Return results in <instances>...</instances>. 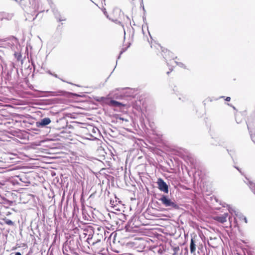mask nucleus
<instances>
[{"mask_svg":"<svg viewBox=\"0 0 255 255\" xmlns=\"http://www.w3.org/2000/svg\"><path fill=\"white\" fill-rule=\"evenodd\" d=\"M53 76H54L56 78H59L58 77V75L56 74H53Z\"/></svg>","mask_w":255,"mask_h":255,"instance_id":"obj_22","label":"nucleus"},{"mask_svg":"<svg viewBox=\"0 0 255 255\" xmlns=\"http://www.w3.org/2000/svg\"><path fill=\"white\" fill-rule=\"evenodd\" d=\"M14 56L17 59V60L18 61H19L21 60V55L20 54V53H18V52H15Z\"/></svg>","mask_w":255,"mask_h":255,"instance_id":"obj_15","label":"nucleus"},{"mask_svg":"<svg viewBox=\"0 0 255 255\" xmlns=\"http://www.w3.org/2000/svg\"><path fill=\"white\" fill-rule=\"evenodd\" d=\"M51 121L49 118H44L36 122V126L37 128H44L49 125Z\"/></svg>","mask_w":255,"mask_h":255,"instance_id":"obj_4","label":"nucleus"},{"mask_svg":"<svg viewBox=\"0 0 255 255\" xmlns=\"http://www.w3.org/2000/svg\"><path fill=\"white\" fill-rule=\"evenodd\" d=\"M176 255V253H174L173 255Z\"/></svg>","mask_w":255,"mask_h":255,"instance_id":"obj_31","label":"nucleus"},{"mask_svg":"<svg viewBox=\"0 0 255 255\" xmlns=\"http://www.w3.org/2000/svg\"><path fill=\"white\" fill-rule=\"evenodd\" d=\"M37 15H36V16H35L34 18H33V20H34V19H35L36 18V17H37Z\"/></svg>","mask_w":255,"mask_h":255,"instance_id":"obj_29","label":"nucleus"},{"mask_svg":"<svg viewBox=\"0 0 255 255\" xmlns=\"http://www.w3.org/2000/svg\"><path fill=\"white\" fill-rule=\"evenodd\" d=\"M47 93L49 94L51 96H64L67 93L66 92L62 90H58L57 91H48Z\"/></svg>","mask_w":255,"mask_h":255,"instance_id":"obj_7","label":"nucleus"},{"mask_svg":"<svg viewBox=\"0 0 255 255\" xmlns=\"http://www.w3.org/2000/svg\"><path fill=\"white\" fill-rule=\"evenodd\" d=\"M229 211L231 213L233 214V213H235L236 215V217L235 218V220H237V219H239L240 220H244L246 223H247L248 221L246 217H245L242 214L239 213V212H237L236 211L234 210V209L232 208L229 207Z\"/></svg>","mask_w":255,"mask_h":255,"instance_id":"obj_5","label":"nucleus"},{"mask_svg":"<svg viewBox=\"0 0 255 255\" xmlns=\"http://www.w3.org/2000/svg\"><path fill=\"white\" fill-rule=\"evenodd\" d=\"M63 82H66L65 80H63V79H61Z\"/></svg>","mask_w":255,"mask_h":255,"instance_id":"obj_28","label":"nucleus"},{"mask_svg":"<svg viewBox=\"0 0 255 255\" xmlns=\"http://www.w3.org/2000/svg\"><path fill=\"white\" fill-rule=\"evenodd\" d=\"M15 154L10 152L0 151V161L4 163H8L13 159Z\"/></svg>","mask_w":255,"mask_h":255,"instance_id":"obj_2","label":"nucleus"},{"mask_svg":"<svg viewBox=\"0 0 255 255\" xmlns=\"http://www.w3.org/2000/svg\"><path fill=\"white\" fill-rule=\"evenodd\" d=\"M140 5H141V6L142 7V8H143V10L145 12V10L144 9V5H143V0H142V1L140 3Z\"/></svg>","mask_w":255,"mask_h":255,"instance_id":"obj_18","label":"nucleus"},{"mask_svg":"<svg viewBox=\"0 0 255 255\" xmlns=\"http://www.w3.org/2000/svg\"><path fill=\"white\" fill-rule=\"evenodd\" d=\"M3 222L5 224L9 225V226H13L14 225L13 222H12L11 220L5 218L3 219Z\"/></svg>","mask_w":255,"mask_h":255,"instance_id":"obj_14","label":"nucleus"},{"mask_svg":"<svg viewBox=\"0 0 255 255\" xmlns=\"http://www.w3.org/2000/svg\"><path fill=\"white\" fill-rule=\"evenodd\" d=\"M15 255H21L19 252H16Z\"/></svg>","mask_w":255,"mask_h":255,"instance_id":"obj_24","label":"nucleus"},{"mask_svg":"<svg viewBox=\"0 0 255 255\" xmlns=\"http://www.w3.org/2000/svg\"><path fill=\"white\" fill-rule=\"evenodd\" d=\"M48 73L49 74H50V75H53V74H52L50 71H48Z\"/></svg>","mask_w":255,"mask_h":255,"instance_id":"obj_26","label":"nucleus"},{"mask_svg":"<svg viewBox=\"0 0 255 255\" xmlns=\"http://www.w3.org/2000/svg\"><path fill=\"white\" fill-rule=\"evenodd\" d=\"M228 216V214L225 213L223 215L217 216L216 217V220L221 223H224L227 221Z\"/></svg>","mask_w":255,"mask_h":255,"instance_id":"obj_8","label":"nucleus"},{"mask_svg":"<svg viewBox=\"0 0 255 255\" xmlns=\"http://www.w3.org/2000/svg\"><path fill=\"white\" fill-rule=\"evenodd\" d=\"M156 183L158 185V189L165 193H168V186L162 178H158Z\"/></svg>","mask_w":255,"mask_h":255,"instance_id":"obj_3","label":"nucleus"},{"mask_svg":"<svg viewBox=\"0 0 255 255\" xmlns=\"http://www.w3.org/2000/svg\"><path fill=\"white\" fill-rule=\"evenodd\" d=\"M225 100L226 101H230L231 100V98L230 97H226V98L225 99Z\"/></svg>","mask_w":255,"mask_h":255,"instance_id":"obj_20","label":"nucleus"},{"mask_svg":"<svg viewBox=\"0 0 255 255\" xmlns=\"http://www.w3.org/2000/svg\"><path fill=\"white\" fill-rule=\"evenodd\" d=\"M174 62H175L176 63V64H177V65H178L179 67H182V68H185V66L184 64L183 63H181V62H177V61H174Z\"/></svg>","mask_w":255,"mask_h":255,"instance_id":"obj_16","label":"nucleus"},{"mask_svg":"<svg viewBox=\"0 0 255 255\" xmlns=\"http://www.w3.org/2000/svg\"><path fill=\"white\" fill-rule=\"evenodd\" d=\"M120 120H122V121H126V122H127V121H128V120H125V119H124V118H120Z\"/></svg>","mask_w":255,"mask_h":255,"instance_id":"obj_23","label":"nucleus"},{"mask_svg":"<svg viewBox=\"0 0 255 255\" xmlns=\"http://www.w3.org/2000/svg\"><path fill=\"white\" fill-rule=\"evenodd\" d=\"M20 180L21 181H22V182H25V181L23 180V179H22V178H20Z\"/></svg>","mask_w":255,"mask_h":255,"instance_id":"obj_25","label":"nucleus"},{"mask_svg":"<svg viewBox=\"0 0 255 255\" xmlns=\"http://www.w3.org/2000/svg\"><path fill=\"white\" fill-rule=\"evenodd\" d=\"M104 0L105 1V0Z\"/></svg>","mask_w":255,"mask_h":255,"instance_id":"obj_33","label":"nucleus"},{"mask_svg":"<svg viewBox=\"0 0 255 255\" xmlns=\"http://www.w3.org/2000/svg\"><path fill=\"white\" fill-rule=\"evenodd\" d=\"M13 16V14L12 13H5L4 14L3 18L7 20H10L12 19Z\"/></svg>","mask_w":255,"mask_h":255,"instance_id":"obj_13","label":"nucleus"},{"mask_svg":"<svg viewBox=\"0 0 255 255\" xmlns=\"http://www.w3.org/2000/svg\"><path fill=\"white\" fill-rule=\"evenodd\" d=\"M103 11L104 14L107 16V17L108 18L109 17V15L108 14V13H107L105 8H103Z\"/></svg>","mask_w":255,"mask_h":255,"instance_id":"obj_17","label":"nucleus"},{"mask_svg":"<svg viewBox=\"0 0 255 255\" xmlns=\"http://www.w3.org/2000/svg\"><path fill=\"white\" fill-rule=\"evenodd\" d=\"M227 151H228V153H229V149H227Z\"/></svg>","mask_w":255,"mask_h":255,"instance_id":"obj_32","label":"nucleus"},{"mask_svg":"<svg viewBox=\"0 0 255 255\" xmlns=\"http://www.w3.org/2000/svg\"><path fill=\"white\" fill-rule=\"evenodd\" d=\"M234 167L236 168L241 173H242L243 174V173L241 172V169L239 167H236V166H234Z\"/></svg>","mask_w":255,"mask_h":255,"instance_id":"obj_21","label":"nucleus"},{"mask_svg":"<svg viewBox=\"0 0 255 255\" xmlns=\"http://www.w3.org/2000/svg\"><path fill=\"white\" fill-rule=\"evenodd\" d=\"M190 250L191 253H194L196 250V245L195 243V241L193 239H191V240Z\"/></svg>","mask_w":255,"mask_h":255,"instance_id":"obj_10","label":"nucleus"},{"mask_svg":"<svg viewBox=\"0 0 255 255\" xmlns=\"http://www.w3.org/2000/svg\"><path fill=\"white\" fill-rule=\"evenodd\" d=\"M53 12L58 21H65L66 20L65 18H62L60 13L57 9H54Z\"/></svg>","mask_w":255,"mask_h":255,"instance_id":"obj_9","label":"nucleus"},{"mask_svg":"<svg viewBox=\"0 0 255 255\" xmlns=\"http://www.w3.org/2000/svg\"><path fill=\"white\" fill-rule=\"evenodd\" d=\"M171 70H170V71H168V72H167V75H169V74L170 73V72H171Z\"/></svg>","mask_w":255,"mask_h":255,"instance_id":"obj_27","label":"nucleus"},{"mask_svg":"<svg viewBox=\"0 0 255 255\" xmlns=\"http://www.w3.org/2000/svg\"><path fill=\"white\" fill-rule=\"evenodd\" d=\"M247 125L248 130L250 134L251 137L252 139L253 140V141H254V140L253 139V134L252 133V130H251L252 127L254 126V124L250 122H248V123H247Z\"/></svg>","mask_w":255,"mask_h":255,"instance_id":"obj_12","label":"nucleus"},{"mask_svg":"<svg viewBox=\"0 0 255 255\" xmlns=\"http://www.w3.org/2000/svg\"><path fill=\"white\" fill-rule=\"evenodd\" d=\"M212 239H213V238H211V237H210V240H212Z\"/></svg>","mask_w":255,"mask_h":255,"instance_id":"obj_30","label":"nucleus"},{"mask_svg":"<svg viewBox=\"0 0 255 255\" xmlns=\"http://www.w3.org/2000/svg\"><path fill=\"white\" fill-rule=\"evenodd\" d=\"M89 131L91 132L89 134V135L91 137H94L95 139L97 138V136L99 133V130L98 128L93 127H90L89 128Z\"/></svg>","mask_w":255,"mask_h":255,"instance_id":"obj_6","label":"nucleus"},{"mask_svg":"<svg viewBox=\"0 0 255 255\" xmlns=\"http://www.w3.org/2000/svg\"><path fill=\"white\" fill-rule=\"evenodd\" d=\"M110 104L112 106H114L115 107H120L122 106H124L125 105V104H123L122 103L118 102L114 100H111Z\"/></svg>","mask_w":255,"mask_h":255,"instance_id":"obj_11","label":"nucleus"},{"mask_svg":"<svg viewBox=\"0 0 255 255\" xmlns=\"http://www.w3.org/2000/svg\"><path fill=\"white\" fill-rule=\"evenodd\" d=\"M161 201L162 204L166 207L178 209L179 206L174 202L172 201L167 196L162 195L161 197L158 199Z\"/></svg>","mask_w":255,"mask_h":255,"instance_id":"obj_1","label":"nucleus"},{"mask_svg":"<svg viewBox=\"0 0 255 255\" xmlns=\"http://www.w3.org/2000/svg\"><path fill=\"white\" fill-rule=\"evenodd\" d=\"M124 51H125V50H122V51H121V52L120 53V55H119L118 58V59L120 58L121 55L123 54V53Z\"/></svg>","mask_w":255,"mask_h":255,"instance_id":"obj_19","label":"nucleus"}]
</instances>
